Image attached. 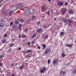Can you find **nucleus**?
Here are the masks:
<instances>
[{
  "label": "nucleus",
  "instance_id": "13d9d810",
  "mask_svg": "<svg viewBox=\"0 0 76 76\" xmlns=\"http://www.w3.org/2000/svg\"><path fill=\"white\" fill-rule=\"evenodd\" d=\"M11 76H15V75H13V74H12L11 75Z\"/></svg>",
  "mask_w": 76,
  "mask_h": 76
},
{
  "label": "nucleus",
  "instance_id": "b1692460",
  "mask_svg": "<svg viewBox=\"0 0 76 76\" xmlns=\"http://www.w3.org/2000/svg\"><path fill=\"white\" fill-rule=\"evenodd\" d=\"M48 37V35H46L44 37V38L45 39H47Z\"/></svg>",
  "mask_w": 76,
  "mask_h": 76
},
{
  "label": "nucleus",
  "instance_id": "2eb2a0df",
  "mask_svg": "<svg viewBox=\"0 0 76 76\" xmlns=\"http://www.w3.org/2000/svg\"><path fill=\"white\" fill-rule=\"evenodd\" d=\"M37 35V34L36 33H34L33 34V36L31 37V38H35L36 36Z\"/></svg>",
  "mask_w": 76,
  "mask_h": 76
},
{
  "label": "nucleus",
  "instance_id": "aec40b11",
  "mask_svg": "<svg viewBox=\"0 0 76 76\" xmlns=\"http://www.w3.org/2000/svg\"><path fill=\"white\" fill-rule=\"evenodd\" d=\"M37 18V17L35 16V15H33L32 16V18L33 19H35Z\"/></svg>",
  "mask_w": 76,
  "mask_h": 76
},
{
  "label": "nucleus",
  "instance_id": "8fccbe9b",
  "mask_svg": "<svg viewBox=\"0 0 76 76\" xmlns=\"http://www.w3.org/2000/svg\"><path fill=\"white\" fill-rule=\"evenodd\" d=\"M37 48H39V50H40V47H39V46H38L37 47Z\"/></svg>",
  "mask_w": 76,
  "mask_h": 76
},
{
  "label": "nucleus",
  "instance_id": "c756f323",
  "mask_svg": "<svg viewBox=\"0 0 76 76\" xmlns=\"http://www.w3.org/2000/svg\"><path fill=\"white\" fill-rule=\"evenodd\" d=\"M68 22H69V25H70V23H72V21H71L70 20H69L68 21Z\"/></svg>",
  "mask_w": 76,
  "mask_h": 76
},
{
  "label": "nucleus",
  "instance_id": "49530a36",
  "mask_svg": "<svg viewBox=\"0 0 76 76\" xmlns=\"http://www.w3.org/2000/svg\"><path fill=\"white\" fill-rule=\"evenodd\" d=\"M28 29H26L25 30V32H26V31H28Z\"/></svg>",
  "mask_w": 76,
  "mask_h": 76
},
{
  "label": "nucleus",
  "instance_id": "e2e57ef3",
  "mask_svg": "<svg viewBox=\"0 0 76 76\" xmlns=\"http://www.w3.org/2000/svg\"><path fill=\"white\" fill-rule=\"evenodd\" d=\"M51 1V0H48V1Z\"/></svg>",
  "mask_w": 76,
  "mask_h": 76
},
{
  "label": "nucleus",
  "instance_id": "a18cd8bd",
  "mask_svg": "<svg viewBox=\"0 0 76 76\" xmlns=\"http://www.w3.org/2000/svg\"><path fill=\"white\" fill-rule=\"evenodd\" d=\"M32 44H35V42H34V41H32Z\"/></svg>",
  "mask_w": 76,
  "mask_h": 76
},
{
  "label": "nucleus",
  "instance_id": "c9c22d12",
  "mask_svg": "<svg viewBox=\"0 0 76 76\" xmlns=\"http://www.w3.org/2000/svg\"><path fill=\"white\" fill-rule=\"evenodd\" d=\"M62 56L63 57H64V56H65V55L64 54V53H62Z\"/></svg>",
  "mask_w": 76,
  "mask_h": 76
},
{
  "label": "nucleus",
  "instance_id": "a19ab883",
  "mask_svg": "<svg viewBox=\"0 0 76 76\" xmlns=\"http://www.w3.org/2000/svg\"><path fill=\"white\" fill-rule=\"evenodd\" d=\"M13 22H11L10 23V26H12V25H13Z\"/></svg>",
  "mask_w": 76,
  "mask_h": 76
},
{
  "label": "nucleus",
  "instance_id": "f704fd0d",
  "mask_svg": "<svg viewBox=\"0 0 76 76\" xmlns=\"http://www.w3.org/2000/svg\"><path fill=\"white\" fill-rule=\"evenodd\" d=\"M30 52H31V50H28L27 51V53H30Z\"/></svg>",
  "mask_w": 76,
  "mask_h": 76
},
{
  "label": "nucleus",
  "instance_id": "72a5a7b5",
  "mask_svg": "<svg viewBox=\"0 0 76 76\" xmlns=\"http://www.w3.org/2000/svg\"><path fill=\"white\" fill-rule=\"evenodd\" d=\"M66 73V72L63 71L62 72V75H64Z\"/></svg>",
  "mask_w": 76,
  "mask_h": 76
},
{
  "label": "nucleus",
  "instance_id": "79ce46f5",
  "mask_svg": "<svg viewBox=\"0 0 76 76\" xmlns=\"http://www.w3.org/2000/svg\"><path fill=\"white\" fill-rule=\"evenodd\" d=\"M11 49H9L8 51H9V52H11Z\"/></svg>",
  "mask_w": 76,
  "mask_h": 76
},
{
  "label": "nucleus",
  "instance_id": "4be33fe9",
  "mask_svg": "<svg viewBox=\"0 0 76 76\" xmlns=\"http://www.w3.org/2000/svg\"><path fill=\"white\" fill-rule=\"evenodd\" d=\"M73 45L71 44V45H69L68 44H67L66 45V47H72V45Z\"/></svg>",
  "mask_w": 76,
  "mask_h": 76
},
{
  "label": "nucleus",
  "instance_id": "680f3d73",
  "mask_svg": "<svg viewBox=\"0 0 76 76\" xmlns=\"http://www.w3.org/2000/svg\"><path fill=\"white\" fill-rule=\"evenodd\" d=\"M11 66H13V64H11Z\"/></svg>",
  "mask_w": 76,
  "mask_h": 76
},
{
  "label": "nucleus",
  "instance_id": "1a4fd4ad",
  "mask_svg": "<svg viewBox=\"0 0 76 76\" xmlns=\"http://www.w3.org/2000/svg\"><path fill=\"white\" fill-rule=\"evenodd\" d=\"M62 20L64 21L65 23H67V22H68V20H67V19L65 18H63Z\"/></svg>",
  "mask_w": 76,
  "mask_h": 76
},
{
  "label": "nucleus",
  "instance_id": "4468645a",
  "mask_svg": "<svg viewBox=\"0 0 76 76\" xmlns=\"http://www.w3.org/2000/svg\"><path fill=\"white\" fill-rule=\"evenodd\" d=\"M23 67H24V66L23 64L21 66L19 67V69H20V70H22V69H23Z\"/></svg>",
  "mask_w": 76,
  "mask_h": 76
},
{
  "label": "nucleus",
  "instance_id": "6ab92c4d",
  "mask_svg": "<svg viewBox=\"0 0 76 76\" xmlns=\"http://www.w3.org/2000/svg\"><path fill=\"white\" fill-rule=\"evenodd\" d=\"M2 44H4V43H5V42H6V40H4L2 39L1 40Z\"/></svg>",
  "mask_w": 76,
  "mask_h": 76
},
{
  "label": "nucleus",
  "instance_id": "4c0bfd02",
  "mask_svg": "<svg viewBox=\"0 0 76 76\" xmlns=\"http://www.w3.org/2000/svg\"><path fill=\"white\" fill-rule=\"evenodd\" d=\"M13 12V11H10V14L11 15H12V12Z\"/></svg>",
  "mask_w": 76,
  "mask_h": 76
},
{
  "label": "nucleus",
  "instance_id": "6e6d98bb",
  "mask_svg": "<svg viewBox=\"0 0 76 76\" xmlns=\"http://www.w3.org/2000/svg\"><path fill=\"white\" fill-rule=\"evenodd\" d=\"M51 12H52V13H53V10H51Z\"/></svg>",
  "mask_w": 76,
  "mask_h": 76
},
{
  "label": "nucleus",
  "instance_id": "20e7f679",
  "mask_svg": "<svg viewBox=\"0 0 76 76\" xmlns=\"http://www.w3.org/2000/svg\"><path fill=\"white\" fill-rule=\"evenodd\" d=\"M47 11V9L45 7L43 6L42 7V12H46Z\"/></svg>",
  "mask_w": 76,
  "mask_h": 76
},
{
  "label": "nucleus",
  "instance_id": "864d4df0",
  "mask_svg": "<svg viewBox=\"0 0 76 76\" xmlns=\"http://www.w3.org/2000/svg\"><path fill=\"white\" fill-rule=\"evenodd\" d=\"M2 66V63H0V66Z\"/></svg>",
  "mask_w": 76,
  "mask_h": 76
},
{
  "label": "nucleus",
  "instance_id": "e433bc0d",
  "mask_svg": "<svg viewBox=\"0 0 76 76\" xmlns=\"http://www.w3.org/2000/svg\"><path fill=\"white\" fill-rule=\"evenodd\" d=\"M64 5L65 6H67L68 5V3L67 2H65Z\"/></svg>",
  "mask_w": 76,
  "mask_h": 76
},
{
  "label": "nucleus",
  "instance_id": "423d86ee",
  "mask_svg": "<svg viewBox=\"0 0 76 76\" xmlns=\"http://www.w3.org/2000/svg\"><path fill=\"white\" fill-rule=\"evenodd\" d=\"M24 13H27L28 10H29V8L27 7H25L24 8Z\"/></svg>",
  "mask_w": 76,
  "mask_h": 76
},
{
  "label": "nucleus",
  "instance_id": "dca6fc26",
  "mask_svg": "<svg viewBox=\"0 0 76 76\" xmlns=\"http://www.w3.org/2000/svg\"><path fill=\"white\" fill-rule=\"evenodd\" d=\"M12 28H13V29H16V28H17V26H16V25H13L12 26Z\"/></svg>",
  "mask_w": 76,
  "mask_h": 76
},
{
  "label": "nucleus",
  "instance_id": "052dcab7",
  "mask_svg": "<svg viewBox=\"0 0 76 76\" xmlns=\"http://www.w3.org/2000/svg\"><path fill=\"white\" fill-rule=\"evenodd\" d=\"M56 20V18H54V20Z\"/></svg>",
  "mask_w": 76,
  "mask_h": 76
},
{
  "label": "nucleus",
  "instance_id": "c03bdc74",
  "mask_svg": "<svg viewBox=\"0 0 76 76\" xmlns=\"http://www.w3.org/2000/svg\"><path fill=\"white\" fill-rule=\"evenodd\" d=\"M73 73H76V69L74 70L73 71Z\"/></svg>",
  "mask_w": 76,
  "mask_h": 76
},
{
  "label": "nucleus",
  "instance_id": "473e14b6",
  "mask_svg": "<svg viewBox=\"0 0 76 76\" xmlns=\"http://www.w3.org/2000/svg\"><path fill=\"white\" fill-rule=\"evenodd\" d=\"M7 34H5L4 35V36L3 37V38H5V37H7Z\"/></svg>",
  "mask_w": 76,
  "mask_h": 76
},
{
  "label": "nucleus",
  "instance_id": "f3484780",
  "mask_svg": "<svg viewBox=\"0 0 76 76\" xmlns=\"http://www.w3.org/2000/svg\"><path fill=\"white\" fill-rule=\"evenodd\" d=\"M42 47H43V50H44L46 48V45L45 44L42 45Z\"/></svg>",
  "mask_w": 76,
  "mask_h": 76
},
{
  "label": "nucleus",
  "instance_id": "3c124183",
  "mask_svg": "<svg viewBox=\"0 0 76 76\" xmlns=\"http://www.w3.org/2000/svg\"><path fill=\"white\" fill-rule=\"evenodd\" d=\"M19 38H21V35H20V34H19Z\"/></svg>",
  "mask_w": 76,
  "mask_h": 76
},
{
  "label": "nucleus",
  "instance_id": "6e6552de",
  "mask_svg": "<svg viewBox=\"0 0 76 76\" xmlns=\"http://www.w3.org/2000/svg\"><path fill=\"white\" fill-rule=\"evenodd\" d=\"M29 13L30 15H32L34 13V10L33 9H31L29 10Z\"/></svg>",
  "mask_w": 76,
  "mask_h": 76
},
{
  "label": "nucleus",
  "instance_id": "58836bf2",
  "mask_svg": "<svg viewBox=\"0 0 76 76\" xmlns=\"http://www.w3.org/2000/svg\"><path fill=\"white\" fill-rule=\"evenodd\" d=\"M46 27H47V26L45 25H44L43 26V28H46Z\"/></svg>",
  "mask_w": 76,
  "mask_h": 76
},
{
  "label": "nucleus",
  "instance_id": "39448f33",
  "mask_svg": "<svg viewBox=\"0 0 76 76\" xmlns=\"http://www.w3.org/2000/svg\"><path fill=\"white\" fill-rule=\"evenodd\" d=\"M57 4L58 6H62L63 4V2L62 1H59L58 2Z\"/></svg>",
  "mask_w": 76,
  "mask_h": 76
},
{
  "label": "nucleus",
  "instance_id": "69168bd1",
  "mask_svg": "<svg viewBox=\"0 0 76 76\" xmlns=\"http://www.w3.org/2000/svg\"><path fill=\"white\" fill-rule=\"evenodd\" d=\"M1 4H0V7H1Z\"/></svg>",
  "mask_w": 76,
  "mask_h": 76
},
{
  "label": "nucleus",
  "instance_id": "09e8293b",
  "mask_svg": "<svg viewBox=\"0 0 76 76\" xmlns=\"http://www.w3.org/2000/svg\"><path fill=\"white\" fill-rule=\"evenodd\" d=\"M62 73H63V71L61 70L60 72V74H62Z\"/></svg>",
  "mask_w": 76,
  "mask_h": 76
},
{
  "label": "nucleus",
  "instance_id": "bb28decb",
  "mask_svg": "<svg viewBox=\"0 0 76 76\" xmlns=\"http://www.w3.org/2000/svg\"><path fill=\"white\" fill-rule=\"evenodd\" d=\"M15 23H17L18 24V23H19V22L18 20H15Z\"/></svg>",
  "mask_w": 76,
  "mask_h": 76
},
{
  "label": "nucleus",
  "instance_id": "7ed1b4c3",
  "mask_svg": "<svg viewBox=\"0 0 76 76\" xmlns=\"http://www.w3.org/2000/svg\"><path fill=\"white\" fill-rule=\"evenodd\" d=\"M46 71V68L45 67H43V68L40 70V73H44Z\"/></svg>",
  "mask_w": 76,
  "mask_h": 76
},
{
  "label": "nucleus",
  "instance_id": "4d7b16f0",
  "mask_svg": "<svg viewBox=\"0 0 76 76\" xmlns=\"http://www.w3.org/2000/svg\"><path fill=\"white\" fill-rule=\"evenodd\" d=\"M37 23L38 24H39V23H40V22H37Z\"/></svg>",
  "mask_w": 76,
  "mask_h": 76
},
{
  "label": "nucleus",
  "instance_id": "603ef678",
  "mask_svg": "<svg viewBox=\"0 0 76 76\" xmlns=\"http://www.w3.org/2000/svg\"><path fill=\"white\" fill-rule=\"evenodd\" d=\"M49 11H48V15H50V12H49Z\"/></svg>",
  "mask_w": 76,
  "mask_h": 76
},
{
  "label": "nucleus",
  "instance_id": "393cba45",
  "mask_svg": "<svg viewBox=\"0 0 76 76\" xmlns=\"http://www.w3.org/2000/svg\"><path fill=\"white\" fill-rule=\"evenodd\" d=\"M4 26V24L3 23H0V27H3Z\"/></svg>",
  "mask_w": 76,
  "mask_h": 76
},
{
  "label": "nucleus",
  "instance_id": "cd10ccee",
  "mask_svg": "<svg viewBox=\"0 0 76 76\" xmlns=\"http://www.w3.org/2000/svg\"><path fill=\"white\" fill-rule=\"evenodd\" d=\"M14 45V43H12V44H10L9 45L10 47H13V45Z\"/></svg>",
  "mask_w": 76,
  "mask_h": 76
},
{
  "label": "nucleus",
  "instance_id": "9d476101",
  "mask_svg": "<svg viewBox=\"0 0 76 76\" xmlns=\"http://www.w3.org/2000/svg\"><path fill=\"white\" fill-rule=\"evenodd\" d=\"M66 9H63L62 11L61 12V15L64 14V13H65V12H66Z\"/></svg>",
  "mask_w": 76,
  "mask_h": 76
},
{
  "label": "nucleus",
  "instance_id": "338daca9",
  "mask_svg": "<svg viewBox=\"0 0 76 76\" xmlns=\"http://www.w3.org/2000/svg\"><path fill=\"white\" fill-rule=\"evenodd\" d=\"M75 43H76V40H75Z\"/></svg>",
  "mask_w": 76,
  "mask_h": 76
},
{
  "label": "nucleus",
  "instance_id": "f03ea898",
  "mask_svg": "<svg viewBox=\"0 0 76 76\" xmlns=\"http://www.w3.org/2000/svg\"><path fill=\"white\" fill-rule=\"evenodd\" d=\"M3 15L4 16H6L8 14V11L7 10H4L2 12Z\"/></svg>",
  "mask_w": 76,
  "mask_h": 76
},
{
  "label": "nucleus",
  "instance_id": "ddd939ff",
  "mask_svg": "<svg viewBox=\"0 0 76 76\" xmlns=\"http://www.w3.org/2000/svg\"><path fill=\"white\" fill-rule=\"evenodd\" d=\"M21 37L23 38H25L26 37V35L25 34H23L21 36Z\"/></svg>",
  "mask_w": 76,
  "mask_h": 76
},
{
  "label": "nucleus",
  "instance_id": "f257e3e1",
  "mask_svg": "<svg viewBox=\"0 0 76 76\" xmlns=\"http://www.w3.org/2000/svg\"><path fill=\"white\" fill-rule=\"evenodd\" d=\"M51 51V49L49 48H47L44 51V53L45 54H47L49 52Z\"/></svg>",
  "mask_w": 76,
  "mask_h": 76
},
{
  "label": "nucleus",
  "instance_id": "ea45409f",
  "mask_svg": "<svg viewBox=\"0 0 76 76\" xmlns=\"http://www.w3.org/2000/svg\"><path fill=\"white\" fill-rule=\"evenodd\" d=\"M21 49L22 48H19L17 49V50H21Z\"/></svg>",
  "mask_w": 76,
  "mask_h": 76
},
{
  "label": "nucleus",
  "instance_id": "7c9ffc66",
  "mask_svg": "<svg viewBox=\"0 0 76 76\" xmlns=\"http://www.w3.org/2000/svg\"><path fill=\"white\" fill-rule=\"evenodd\" d=\"M50 62H51V61H50V59H48V64H50Z\"/></svg>",
  "mask_w": 76,
  "mask_h": 76
},
{
  "label": "nucleus",
  "instance_id": "0e129e2a",
  "mask_svg": "<svg viewBox=\"0 0 76 76\" xmlns=\"http://www.w3.org/2000/svg\"><path fill=\"white\" fill-rule=\"evenodd\" d=\"M14 40V39H12V41H13Z\"/></svg>",
  "mask_w": 76,
  "mask_h": 76
},
{
  "label": "nucleus",
  "instance_id": "bf43d9fd",
  "mask_svg": "<svg viewBox=\"0 0 76 76\" xmlns=\"http://www.w3.org/2000/svg\"><path fill=\"white\" fill-rule=\"evenodd\" d=\"M18 64V63H17V64H16L15 66H17Z\"/></svg>",
  "mask_w": 76,
  "mask_h": 76
},
{
  "label": "nucleus",
  "instance_id": "a211bd4d",
  "mask_svg": "<svg viewBox=\"0 0 76 76\" xmlns=\"http://www.w3.org/2000/svg\"><path fill=\"white\" fill-rule=\"evenodd\" d=\"M42 30L41 29H38L37 30V32H42Z\"/></svg>",
  "mask_w": 76,
  "mask_h": 76
},
{
  "label": "nucleus",
  "instance_id": "5fc2aeb1",
  "mask_svg": "<svg viewBox=\"0 0 76 76\" xmlns=\"http://www.w3.org/2000/svg\"><path fill=\"white\" fill-rule=\"evenodd\" d=\"M28 45H30V43H29V42H28Z\"/></svg>",
  "mask_w": 76,
  "mask_h": 76
},
{
  "label": "nucleus",
  "instance_id": "f8f14e48",
  "mask_svg": "<svg viewBox=\"0 0 76 76\" xmlns=\"http://www.w3.org/2000/svg\"><path fill=\"white\" fill-rule=\"evenodd\" d=\"M69 14H72V15L73 14V10H69Z\"/></svg>",
  "mask_w": 76,
  "mask_h": 76
},
{
  "label": "nucleus",
  "instance_id": "de8ad7c7",
  "mask_svg": "<svg viewBox=\"0 0 76 76\" xmlns=\"http://www.w3.org/2000/svg\"><path fill=\"white\" fill-rule=\"evenodd\" d=\"M4 21V20L2 19H1V22H3Z\"/></svg>",
  "mask_w": 76,
  "mask_h": 76
},
{
  "label": "nucleus",
  "instance_id": "774afa93",
  "mask_svg": "<svg viewBox=\"0 0 76 76\" xmlns=\"http://www.w3.org/2000/svg\"><path fill=\"white\" fill-rule=\"evenodd\" d=\"M2 1H0V3H1V2Z\"/></svg>",
  "mask_w": 76,
  "mask_h": 76
},
{
  "label": "nucleus",
  "instance_id": "c85d7f7f",
  "mask_svg": "<svg viewBox=\"0 0 76 76\" xmlns=\"http://www.w3.org/2000/svg\"><path fill=\"white\" fill-rule=\"evenodd\" d=\"M19 21L21 22H23L24 21V20L22 19H19L18 20Z\"/></svg>",
  "mask_w": 76,
  "mask_h": 76
},
{
  "label": "nucleus",
  "instance_id": "a878e982",
  "mask_svg": "<svg viewBox=\"0 0 76 76\" xmlns=\"http://www.w3.org/2000/svg\"><path fill=\"white\" fill-rule=\"evenodd\" d=\"M12 9L14 10V11H15V10H16V7H12Z\"/></svg>",
  "mask_w": 76,
  "mask_h": 76
},
{
  "label": "nucleus",
  "instance_id": "37998d69",
  "mask_svg": "<svg viewBox=\"0 0 76 76\" xmlns=\"http://www.w3.org/2000/svg\"><path fill=\"white\" fill-rule=\"evenodd\" d=\"M73 3H74V1H72L70 2V3H71V4H73Z\"/></svg>",
  "mask_w": 76,
  "mask_h": 76
},
{
  "label": "nucleus",
  "instance_id": "9b49d317",
  "mask_svg": "<svg viewBox=\"0 0 76 76\" xmlns=\"http://www.w3.org/2000/svg\"><path fill=\"white\" fill-rule=\"evenodd\" d=\"M22 26V25L20 24L18 27V29L20 31H22V28H21Z\"/></svg>",
  "mask_w": 76,
  "mask_h": 76
},
{
  "label": "nucleus",
  "instance_id": "5701e85b",
  "mask_svg": "<svg viewBox=\"0 0 76 76\" xmlns=\"http://www.w3.org/2000/svg\"><path fill=\"white\" fill-rule=\"evenodd\" d=\"M64 34V32L62 31L60 33V35H61V36L62 35H63Z\"/></svg>",
  "mask_w": 76,
  "mask_h": 76
},
{
  "label": "nucleus",
  "instance_id": "2f4dec72",
  "mask_svg": "<svg viewBox=\"0 0 76 76\" xmlns=\"http://www.w3.org/2000/svg\"><path fill=\"white\" fill-rule=\"evenodd\" d=\"M3 57H4V56L3 55L0 56V59H1V58H3Z\"/></svg>",
  "mask_w": 76,
  "mask_h": 76
},
{
  "label": "nucleus",
  "instance_id": "0eeeda50",
  "mask_svg": "<svg viewBox=\"0 0 76 76\" xmlns=\"http://www.w3.org/2000/svg\"><path fill=\"white\" fill-rule=\"evenodd\" d=\"M22 4L21 3L18 4L17 5V8H18V9H20V8H21V7H22Z\"/></svg>",
  "mask_w": 76,
  "mask_h": 76
},
{
  "label": "nucleus",
  "instance_id": "412c9836",
  "mask_svg": "<svg viewBox=\"0 0 76 76\" xmlns=\"http://www.w3.org/2000/svg\"><path fill=\"white\" fill-rule=\"evenodd\" d=\"M57 60H56V59H55L54 60L53 62V64H56V63H57Z\"/></svg>",
  "mask_w": 76,
  "mask_h": 76
}]
</instances>
